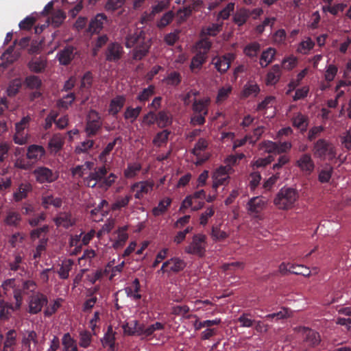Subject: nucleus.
<instances>
[{"label":"nucleus","instance_id":"nucleus-39","mask_svg":"<svg viewBox=\"0 0 351 351\" xmlns=\"http://www.w3.org/2000/svg\"><path fill=\"white\" fill-rule=\"evenodd\" d=\"M290 269H291V274L295 275H301L304 277L311 276L310 268L304 265L292 264L290 265Z\"/></svg>","mask_w":351,"mask_h":351},{"label":"nucleus","instance_id":"nucleus-59","mask_svg":"<svg viewBox=\"0 0 351 351\" xmlns=\"http://www.w3.org/2000/svg\"><path fill=\"white\" fill-rule=\"evenodd\" d=\"M58 116V112L55 110H51L49 114L46 117L45 119V125L44 128L45 130H49L52 124L54 123L56 124V119Z\"/></svg>","mask_w":351,"mask_h":351},{"label":"nucleus","instance_id":"nucleus-26","mask_svg":"<svg viewBox=\"0 0 351 351\" xmlns=\"http://www.w3.org/2000/svg\"><path fill=\"white\" fill-rule=\"evenodd\" d=\"M293 126L302 132L306 130L308 125V118L301 112L296 113L291 119Z\"/></svg>","mask_w":351,"mask_h":351},{"label":"nucleus","instance_id":"nucleus-37","mask_svg":"<svg viewBox=\"0 0 351 351\" xmlns=\"http://www.w3.org/2000/svg\"><path fill=\"white\" fill-rule=\"evenodd\" d=\"M21 214L16 211H9L4 219L7 226L17 227L21 221Z\"/></svg>","mask_w":351,"mask_h":351},{"label":"nucleus","instance_id":"nucleus-12","mask_svg":"<svg viewBox=\"0 0 351 351\" xmlns=\"http://www.w3.org/2000/svg\"><path fill=\"white\" fill-rule=\"evenodd\" d=\"M230 171L220 166L213 173V188L215 190L221 185L227 184L229 182L230 176L231 173Z\"/></svg>","mask_w":351,"mask_h":351},{"label":"nucleus","instance_id":"nucleus-58","mask_svg":"<svg viewBox=\"0 0 351 351\" xmlns=\"http://www.w3.org/2000/svg\"><path fill=\"white\" fill-rule=\"evenodd\" d=\"M167 85L177 86L181 82V75L178 72L173 71L171 73L165 80Z\"/></svg>","mask_w":351,"mask_h":351},{"label":"nucleus","instance_id":"nucleus-24","mask_svg":"<svg viewBox=\"0 0 351 351\" xmlns=\"http://www.w3.org/2000/svg\"><path fill=\"white\" fill-rule=\"evenodd\" d=\"M64 144V136L60 133L54 134L50 138L48 146L51 152L58 153L62 149Z\"/></svg>","mask_w":351,"mask_h":351},{"label":"nucleus","instance_id":"nucleus-6","mask_svg":"<svg viewBox=\"0 0 351 351\" xmlns=\"http://www.w3.org/2000/svg\"><path fill=\"white\" fill-rule=\"evenodd\" d=\"M102 122L101 117L96 110H90L87 115L86 132L88 136L95 135L101 129Z\"/></svg>","mask_w":351,"mask_h":351},{"label":"nucleus","instance_id":"nucleus-25","mask_svg":"<svg viewBox=\"0 0 351 351\" xmlns=\"http://www.w3.org/2000/svg\"><path fill=\"white\" fill-rule=\"evenodd\" d=\"M45 155V150L41 145H32L27 148V158L29 160L38 161Z\"/></svg>","mask_w":351,"mask_h":351},{"label":"nucleus","instance_id":"nucleus-4","mask_svg":"<svg viewBox=\"0 0 351 351\" xmlns=\"http://www.w3.org/2000/svg\"><path fill=\"white\" fill-rule=\"evenodd\" d=\"M185 252L202 257L206 252V236L197 234L193 237L192 241L184 249Z\"/></svg>","mask_w":351,"mask_h":351},{"label":"nucleus","instance_id":"nucleus-49","mask_svg":"<svg viewBox=\"0 0 351 351\" xmlns=\"http://www.w3.org/2000/svg\"><path fill=\"white\" fill-rule=\"evenodd\" d=\"M37 335L36 332L34 330L29 331L27 332V336H25L22 340V346L25 350L27 351H30L31 350V342H34V343H37Z\"/></svg>","mask_w":351,"mask_h":351},{"label":"nucleus","instance_id":"nucleus-51","mask_svg":"<svg viewBox=\"0 0 351 351\" xmlns=\"http://www.w3.org/2000/svg\"><path fill=\"white\" fill-rule=\"evenodd\" d=\"M250 16V12L245 10L241 9L238 10L234 16V21L239 26L243 25L247 18Z\"/></svg>","mask_w":351,"mask_h":351},{"label":"nucleus","instance_id":"nucleus-5","mask_svg":"<svg viewBox=\"0 0 351 351\" xmlns=\"http://www.w3.org/2000/svg\"><path fill=\"white\" fill-rule=\"evenodd\" d=\"M32 174L39 184L52 183L59 177V173L57 171L44 166L35 168Z\"/></svg>","mask_w":351,"mask_h":351},{"label":"nucleus","instance_id":"nucleus-3","mask_svg":"<svg viewBox=\"0 0 351 351\" xmlns=\"http://www.w3.org/2000/svg\"><path fill=\"white\" fill-rule=\"evenodd\" d=\"M313 152L315 157L322 160H332L337 155L334 145L324 138H320L314 143Z\"/></svg>","mask_w":351,"mask_h":351},{"label":"nucleus","instance_id":"nucleus-22","mask_svg":"<svg viewBox=\"0 0 351 351\" xmlns=\"http://www.w3.org/2000/svg\"><path fill=\"white\" fill-rule=\"evenodd\" d=\"M153 186L154 183L151 182H141L133 184V190L136 191L135 197L140 199L144 197L152 191Z\"/></svg>","mask_w":351,"mask_h":351},{"label":"nucleus","instance_id":"nucleus-43","mask_svg":"<svg viewBox=\"0 0 351 351\" xmlns=\"http://www.w3.org/2000/svg\"><path fill=\"white\" fill-rule=\"evenodd\" d=\"M66 13L61 10L52 12L51 17V24L54 27H60L66 19Z\"/></svg>","mask_w":351,"mask_h":351},{"label":"nucleus","instance_id":"nucleus-48","mask_svg":"<svg viewBox=\"0 0 351 351\" xmlns=\"http://www.w3.org/2000/svg\"><path fill=\"white\" fill-rule=\"evenodd\" d=\"M25 83L29 89L38 90L42 86V81L38 76L29 75L25 77Z\"/></svg>","mask_w":351,"mask_h":351},{"label":"nucleus","instance_id":"nucleus-45","mask_svg":"<svg viewBox=\"0 0 351 351\" xmlns=\"http://www.w3.org/2000/svg\"><path fill=\"white\" fill-rule=\"evenodd\" d=\"M14 305L5 302V305L0 306V319L8 320L12 315V312L18 311L14 308Z\"/></svg>","mask_w":351,"mask_h":351},{"label":"nucleus","instance_id":"nucleus-61","mask_svg":"<svg viewBox=\"0 0 351 351\" xmlns=\"http://www.w3.org/2000/svg\"><path fill=\"white\" fill-rule=\"evenodd\" d=\"M169 134V132L167 130H163L158 133L153 140L154 144L158 147L161 146L167 141Z\"/></svg>","mask_w":351,"mask_h":351},{"label":"nucleus","instance_id":"nucleus-13","mask_svg":"<svg viewBox=\"0 0 351 351\" xmlns=\"http://www.w3.org/2000/svg\"><path fill=\"white\" fill-rule=\"evenodd\" d=\"M55 224L58 226H62L66 229L74 226L77 223V219L71 212H60L53 219Z\"/></svg>","mask_w":351,"mask_h":351},{"label":"nucleus","instance_id":"nucleus-31","mask_svg":"<svg viewBox=\"0 0 351 351\" xmlns=\"http://www.w3.org/2000/svg\"><path fill=\"white\" fill-rule=\"evenodd\" d=\"M207 56H204V53H198L193 57L190 64V69L191 72L197 73L202 69V65L206 62Z\"/></svg>","mask_w":351,"mask_h":351},{"label":"nucleus","instance_id":"nucleus-46","mask_svg":"<svg viewBox=\"0 0 351 351\" xmlns=\"http://www.w3.org/2000/svg\"><path fill=\"white\" fill-rule=\"evenodd\" d=\"M232 90V88L229 84H226L224 86L220 88L216 97V103L221 104L226 100L231 93Z\"/></svg>","mask_w":351,"mask_h":351},{"label":"nucleus","instance_id":"nucleus-10","mask_svg":"<svg viewBox=\"0 0 351 351\" xmlns=\"http://www.w3.org/2000/svg\"><path fill=\"white\" fill-rule=\"evenodd\" d=\"M235 56L229 53L221 56H215L212 59L211 63L220 73H225L230 68L231 62L234 60Z\"/></svg>","mask_w":351,"mask_h":351},{"label":"nucleus","instance_id":"nucleus-14","mask_svg":"<svg viewBox=\"0 0 351 351\" xmlns=\"http://www.w3.org/2000/svg\"><path fill=\"white\" fill-rule=\"evenodd\" d=\"M295 165L305 175H310L315 169V163L309 154H302L295 162Z\"/></svg>","mask_w":351,"mask_h":351},{"label":"nucleus","instance_id":"nucleus-2","mask_svg":"<svg viewBox=\"0 0 351 351\" xmlns=\"http://www.w3.org/2000/svg\"><path fill=\"white\" fill-rule=\"evenodd\" d=\"M299 199L298 191L291 187H283L276 194L273 203L279 210L287 211L295 207Z\"/></svg>","mask_w":351,"mask_h":351},{"label":"nucleus","instance_id":"nucleus-27","mask_svg":"<svg viewBox=\"0 0 351 351\" xmlns=\"http://www.w3.org/2000/svg\"><path fill=\"white\" fill-rule=\"evenodd\" d=\"M32 190V186L29 182L21 183L17 190L14 193L13 197L15 202H20L27 197V194Z\"/></svg>","mask_w":351,"mask_h":351},{"label":"nucleus","instance_id":"nucleus-19","mask_svg":"<svg viewBox=\"0 0 351 351\" xmlns=\"http://www.w3.org/2000/svg\"><path fill=\"white\" fill-rule=\"evenodd\" d=\"M210 104V97H204L200 99H195L193 103L192 109L195 114L206 116L208 113V106Z\"/></svg>","mask_w":351,"mask_h":351},{"label":"nucleus","instance_id":"nucleus-54","mask_svg":"<svg viewBox=\"0 0 351 351\" xmlns=\"http://www.w3.org/2000/svg\"><path fill=\"white\" fill-rule=\"evenodd\" d=\"M92 341V335L89 331L82 330L80 332L79 345L80 347L86 348Z\"/></svg>","mask_w":351,"mask_h":351},{"label":"nucleus","instance_id":"nucleus-35","mask_svg":"<svg viewBox=\"0 0 351 351\" xmlns=\"http://www.w3.org/2000/svg\"><path fill=\"white\" fill-rule=\"evenodd\" d=\"M64 351H78L76 341L71 337L70 333H65L62 339Z\"/></svg>","mask_w":351,"mask_h":351},{"label":"nucleus","instance_id":"nucleus-62","mask_svg":"<svg viewBox=\"0 0 351 351\" xmlns=\"http://www.w3.org/2000/svg\"><path fill=\"white\" fill-rule=\"evenodd\" d=\"M333 169L331 167H328L326 169L322 170L318 176V180L322 183L328 182L331 178Z\"/></svg>","mask_w":351,"mask_h":351},{"label":"nucleus","instance_id":"nucleus-33","mask_svg":"<svg viewBox=\"0 0 351 351\" xmlns=\"http://www.w3.org/2000/svg\"><path fill=\"white\" fill-rule=\"evenodd\" d=\"M171 199L170 197H165L161 199L158 206L153 208L152 214L155 217L163 215L168 210L169 206L171 205Z\"/></svg>","mask_w":351,"mask_h":351},{"label":"nucleus","instance_id":"nucleus-34","mask_svg":"<svg viewBox=\"0 0 351 351\" xmlns=\"http://www.w3.org/2000/svg\"><path fill=\"white\" fill-rule=\"evenodd\" d=\"M276 51L274 48L269 47L263 51L260 58V64L262 67L267 66L274 60Z\"/></svg>","mask_w":351,"mask_h":351},{"label":"nucleus","instance_id":"nucleus-55","mask_svg":"<svg viewBox=\"0 0 351 351\" xmlns=\"http://www.w3.org/2000/svg\"><path fill=\"white\" fill-rule=\"evenodd\" d=\"M221 29V25L213 23L211 25L203 27L201 31V36H215Z\"/></svg>","mask_w":351,"mask_h":351},{"label":"nucleus","instance_id":"nucleus-8","mask_svg":"<svg viewBox=\"0 0 351 351\" xmlns=\"http://www.w3.org/2000/svg\"><path fill=\"white\" fill-rule=\"evenodd\" d=\"M77 55H79L77 49L72 45H67L58 52L56 57L60 64L66 66Z\"/></svg>","mask_w":351,"mask_h":351},{"label":"nucleus","instance_id":"nucleus-42","mask_svg":"<svg viewBox=\"0 0 351 351\" xmlns=\"http://www.w3.org/2000/svg\"><path fill=\"white\" fill-rule=\"evenodd\" d=\"M156 122L160 127H166L171 123L172 117L169 112L162 110L158 113Z\"/></svg>","mask_w":351,"mask_h":351},{"label":"nucleus","instance_id":"nucleus-7","mask_svg":"<svg viewBox=\"0 0 351 351\" xmlns=\"http://www.w3.org/2000/svg\"><path fill=\"white\" fill-rule=\"evenodd\" d=\"M48 300L45 295L37 292L32 294L29 298V310L30 314H37L41 311L43 307L47 304Z\"/></svg>","mask_w":351,"mask_h":351},{"label":"nucleus","instance_id":"nucleus-29","mask_svg":"<svg viewBox=\"0 0 351 351\" xmlns=\"http://www.w3.org/2000/svg\"><path fill=\"white\" fill-rule=\"evenodd\" d=\"M125 99L123 96H117L110 101L108 112L112 116H116L124 106Z\"/></svg>","mask_w":351,"mask_h":351},{"label":"nucleus","instance_id":"nucleus-50","mask_svg":"<svg viewBox=\"0 0 351 351\" xmlns=\"http://www.w3.org/2000/svg\"><path fill=\"white\" fill-rule=\"evenodd\" d=\"M211 45V42L208 39L205 38L202 39L198 43H197L195 45V47L197 50H198V53H204V56H207V53L209 51Z\"/></svg>","mask_w":351,"mask_h":351},{"label":"nucleus","instance_id":"nucleus-57","mask_svg":"<svg viewBox=\"0 0 351 351\" xmlns=\"http://www.w3.org/2000/svg\"><path fill=\"white\" fill-rule=\"evenodd\" d=\"M208 143L205 138H199L192 149V153L199 157L202 152L204 151L208 147Z\"/></svg>","mask_w":351,"mask_h":351},{"label":"nucleus","instance_id":"nucleus-23","mask_svg":"<svg viewBox=\"0 0 351 351\" xmlns=\"http://www.w3.org/2000/svg\"><path fill=\"white\" fill-rule=\"evenodd\" d=\"M101 343L104 348H108V351H115V332L112 326L108 327V330L101 339Z\"/></svg>","mask_w":351,"mask_h":351},{"label":"nucleus","instance_id":"nucleus-60","mask_svg":"<svg viewBox=\"0 0 351 351\" xmlns=\"http://www.w3.org/2000/svg\"><path fill=\"white\" fill-rule=\"evenodd\" d=\"M260 50V45L257 43H253L247 45L244 49V53L249 57H254Z\"/></svg>","mask_w":351,"mask_h":351},{"label":"nucleus","instance_id":"nucleus-53","mask_svg":"<svg viewBox=\"0 0 351 351\" xmlns=\"http://www.w3.org/2000/svg\"><path fill=\"white\" fill-rule=\"evenodd\" d=\"M315 43L311 38H306L305 40L302 41L298 48V51L303 54L308 53L313 48Z\"/></svg>","mask_w":351,"mask_h":351},{"label":"nucleus","instance_id":"nucleus-16","mask_svg":"<svg viewBox=\"0 0 351 351\" xmlns=\"http://www.w3.org/2000/svg\"><path fill=\"white\" fill-rule=\"evenodd\" d=\"M185 263L178 258H173L165 261L160 269V271L165 272H178L182 271L185 267Z\"/></svg>","mask_w":351,"mask_h":351},{"label":"nucleus","instance_id":"nucleus-36","mask_svg":"<svg viewBox=\"0 0 351 351\" xmlns=\"http://www.w3.org/2000/svg\"><path fill=\"white\" fill-rule=\"evenodd\" d=\"M190 308L187 305H174L171 308V313L174 316H180L182 318H191L193 315H187Z\"/></svg>","mask_w":351,"mask_h":351},{"label":"nucleus","instance_id":"nucleus-28","mask_svg":"<svg viewBox=\"0 0 351 351\" xmlns=\"http://www.w3.org/2000/svg\"><path fill=\"white\" fill-rule=\"evenodd\" d=\"M47 66V60L43 57L33 58L28 64L31 71L39 73L43 72Z\"/></svg>","mask_w":351,"mask_h":351},{"label":"nucleus","instance_id":"nucleus-17","mask_svg":"<svg viewBox=\"0 0 351 351\" xmlns=\"http://www.w3.org/2000/svg\"><path fill=\"white\" fill-rule=\"evenodd\" d=\"M122 52L123 48L119 43H110L106 51V59L110 62L117 61L121 58Z\"/></svg>","mask_w":351,"mask_h":351},{"label":"nucleus","instance_id":"nucleus-20","mask_svg":"<svg viewBox=\"0 0 351 351\" xmlns=\"http://www.w3.org/2000/svg\"><path fill=\"white\" fill-rule=\"evenodd\" d=\"M8 265L10 271L17 272L21 276L26 273V263L20 254H15L13 261H10Z\"/></svg>","mask_w":351,"mask_h":351},{"label":"nucleus","instance_id":"nucleus-52","mask_svg":"<svg viewBox=\"0 0 351 351\" xmlns=\"http://www.w3.org/2000/svg\"><path fill=\"white\" fill-rule=\"evenodd\" d=\"M117 143V139H114L113 141L110 142L106 147L104 149V150L101 152V154L99 156V159L101 162H102L104 165H106V163L108 162L106 156L110 154V153L114 149L115 145Z\"/></svg>","mask_w":351,"mask_h":351},{"label":"nucleus","instance_id":"nucleus-9","mask_svg":"<svg viewBox=\"0 0 351 351\" xmlns=\"http://www.w3.org/2000/svg\"><path fill=\"white\" fill-rule=\"evenodd\" d=\"M267 201L262 197H254L247 204V213L253 217H258V214L265 209Z\"/></svg>","mask_w":351,"mask_h":351},{"label":"nucleus","instance_id":"nucleus-64","mask_svg":"<svg viewBox=\"0 0 351 351\" xmlns=\"http://www.w3.org/2000/svg\"><path fill=\"white\" fill-rule=\"evenodd\" d=\"M340 138L342 145L350 150L351 149V130H347L343 133Z\"/></svg>","mask_w":351,"mask_h":351},{"label":"nucleus","instance_id":"nucleus-47","mask_svg":"<svg viewBox=\"0 0 351 351\" xmlns=\"http://www.w3.org/2000/svg\"><path fill=\"white\" fill-rule=\"evenodd\" d=\"M230 236V233L220 229L219 227H213L211 237L215 241H223Z\"/></svg>","mask_w":351,"mask_h":351},{"label":"nucleus","instance_id":"nucleus-32","mask_svg":"<svg viewBox=\"0 0 351 351\" xmlns=\"http://www.w3.org/2000/svg\"><path fill=\"white\" fill-rule=\"evenodd\" d=\"M281 75L280 67L278 64L274 65L271 70L267 73L266 77V84L267 85H274L276 84Z\"/></svg>","mask_w":351,"mask_h":351},{"label":"nucleus","instance_id":"nucleus-15","mask_svg":"<svg viewBox=\"0 0 351 351\" xmlns=\"http://www.w3.org/2000/svg\"><path fill=\"white\" fill-rule=\"evenodd\" d=\"M149 40L138 37L135 42L133 58L141 60L147 53L149 49Z\"/></svg>","mask_w":351,"mask_h":351},{"label":"nucleus","instance_id":"nucleus-38","mask_svg":"<svg viewBox=\"0 0 351 351\" xmlns=\"http://www.w3.org/2000/svg\"><path fill=\"white\" fill-rule=\"evenodd\" d=\"M129 228L128 226H123L117 230V239L114 243V245L116 247H121L123 246L125 241L128 239V230Z\"/></svg>","mask_w":351,"mask_h":351},{"label":"nucleus","instance_id":"nucleus-21","mask_svg":"<svg viewBox=\"0 0 351 351\" xmlns=\"http://www.w3.org/2000/svg\"><path fill=\"white\" fill-rule=\"evenodd\" d=\"M62 204V198L55 197L51 193H46L41 197V205L45 209L49 208L50 206H53L55 208H60Z\"/></svg>","mask_w":351,"mask_h":351},{"label":"nucleus","instance_id":"nucleus-40","mask_svg":"<svg viewBox=\"0 0 351 351\" xmlns=\"http://www.w3.org/2000/svg\"><path fill=\"white\" fill-rule=\"evenodd\" d=\"M259 92L260 88L257 84L248 82L244 86L242 95L244 97H248L250 96H256Z\"/></svg>","mask_w":351,"mask_h":351},{"label":"nucleus","instance_id":"nucleus-56","mask_svg":"<svg viewBox=\"0 0 351 351\" xmlns=\"http://www.w3.org/2000/svg\"><path fill=\"white\" fill-rule=\"evenodd\" d=\"M258 148L261 150H264L265 152L268 154H276L277 143L270 141H265L259 143Z\"/></svg>","mask_w":351,"mask_h":351},{"label":"nucleus","instance_id":"nucleus-1","mask_svg":"<svg viewBox=\"0 0 351 351\" xmlns=\"http://www.w3.org/2000/svg\"><path fill=\"white\" fill-rule=\"evenodd\" d=\"M108 171L109 168L104 164L101 167H94L88 175L84 178V184L89 188L98 187L103 191H107L117 178L113 173L107 176Z\"/></svg>","mask_w":351,"mask_h":351},{"label":"nucleus","instance_id":"nucleus-30","mask_svg":"<svg viewBox=\"0 0 351 351\" xmlns=\"http://www.w3.org/2000/svg\"><path fill=\"white\" fill-rule=\"evenodd\" d=\"M106 16L104 14H97L89 23L88 31L91 33L99 32L102 27L104 21H106Z\"/></svg>","mask_w":351,"mask_h":351},{"label":"nucleus","instance_id":"nucleus-44","mask_svg":"<svg viewBox=\"0 0 351 351\" xmlns=\"http://www.w3.org/2000/svg\"><path fill=\"white\" fill-rule=\"evenodd\" d=\"M73 265V261L71 259H68L64 261L58 271L59 277L61 279H67L69 276V272L71 270Z\"/></svg>","mask_w":351,"mask_h":351},{"label":"nucleus","instance_id":"nucleus-18","mask_svg":"<svg viewBox=\"0 0 351 351\" xmlns=\"http://www.w3.org/2000/svg\"><path fill=\"white\" fill-rule=\"evenodd\" d=\"M95 163L92 161H86L83 165H77L71 169L73 176H78L84 180L86 175H88L94 169Z\"/></svg>","mask_w":351,"mask_h":351},{"label":"nucleus","instance_id":"nucleus-11","mask_svg":"<svg viewBox=\"0 0 351 351\" xmlns=\"http://www.w3.org/2000/svg\"><path fill=\"white\" fill-rule=\"evenodd\" d=\"M295 330L304 335V341L312 348L318 346L321 342L319 334L309 328L300 326L296 328Z\"/></svg>","mask_w":351,"mask_h":351},{"label":"nucleus","instance_id":"nucleus-63","mask_svg":"<svg viewBox=\"0 0 351 351\" xmlns=\"http://www.w3.org/2000/svg\"><path fill=\"white\" fill-rule=\"evenodd\" d=\"M215 214V209L213 206H210L202 213L199 217V223L201 225L205 226L207 224L209 218L213 217Z\"/></svg>","mask_w":351,"mask_h":351},{"label":"nucleus","instance_id":"nucleus-41","mask_svg":"<svg viewBox=\"0 0 351 351\" xmlns=\"http://www.w3.org/2000/svg\"><path fill=\"white\" fill-rule=\"evenodd\" d=\"M293 316V313L291 310L287 307H282L280 311L269 314L266 316V317L269 319L277 317L278 319H285L292 317Z\"/></svg>","mask_w":351,"mask_h":351}]
</instances>
